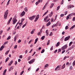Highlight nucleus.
Here are the masks:
<instances>
[{
    "label": "nucleus",
    "instance_id": "nucleus-1",
    "mask_svg": "<svg viewBox=\"0 0 75 75\" xmlns=\"http://www.w3.org/2000/svg\"><path fill=\"white\" fill-rule=\"evenodd\" d=\"M17 18V17L16 16H15L14 17V18L12 20V21H13V24H15L17 22V20L16 19V18Z\"/></svg>",
    "mask_w": 75,
    "mask_h": 75
},
{
    "label": "nucleus",
    "instance_id": "nucleus-2",
    "mask_svg": "<svg viewBox=\"0 0 75 75\" xmlns=\"http://www.w3.org/2000/svg\"><path fill=\"white\" fill-rule=\"evenodd\" d=\"M70 38H71V36H69L68 37H66L64 39L65 41H67L69 40Z\"/></svg>",
    "mask_w": 75,
    "mask_h": 75
},
{
    "label": "nucleus",
    "instance_id": "nucleus-3",
    "mask_svg": "<svg viewBox=\"0 0 75 75\" xmlns=\"http://www.w3.org/2000/svg\"><path fill=\"white\" fill-rule=\"evenodd\" d=\"M36 17V16H33L32 17H30L29 18V19L31 21H32L33 20H34V18H35Z\"/></svg>",
    "mask_w": 75,
    "mask_h": 75
},
{
    "label": "nucleus",
    "instance_id": "nucleus-4",
    "mask_svg": "<svg viewBox=\"0 0 75 75\" xmlns=\"http://www.w3.org/2000/svg\"><path fill=\"white\" fill-rule=\"evenodd\" d=\"M35 61V59H33L31 60L30 61L28 62V63L30 64H32L33 63V62H34V61Z\"/></svg>",
    "mask_w": 75,
    "mask_h": 75
},
{
    "label": "nucleus",
    "instance_id": "nucleus-5",
    "mask_svg": "<svg viewBox=\"0 0 75 75\" xmlns=\"http://www.w3.org/2000/svg\"><path fill=\"white\" fill-rule=\"evenodd\" d=\"M13 63V60H11L9 64H8V66H10Z\"/></svg>",
    "mask_w": 75,
    "mask_h": 75
},
{
    "label": "nucleus",
    "instance_id": "nucleus-6",
    "mask_svg": "<svg viewBox=\"0 0 75 75\" xmlns=\"http://www.w3.org/2000/svg\"><path fill=\"white\" fill-rule=\"evenodd\" d=\"M12 18L11 17L10 18V19L8 20V22L7 23V24L8 25L9 24H10V21H11V20H12Z\"/></svg>",
    "mask_w": 75,
    "mask_h": 75
},
{
    "label": "nucleus",
    "instance_id": "nucleus-7",
    "mask_svg": "<svg viewBox=\"0 0 75 75\" xmlns=\"http://www.w3.org/2000/svg\"><path fill=\"white\" fill-rule=\"evenodd\" d=\"M8 15L4 14V19H7V17Z\"/></svg>",
    "mask_w": 75,
    "mask_h": 75
},
{
    "label": "nucleus",
    "instance_id": "nucleus-8",
    "mask_svg": "<svg viewBox=\"0 0 75 75\" xmlns=\"http://www.w3.org/2000/svg\"><path fill=\"white\" fill-rule=\"evenodd\" d=\"M8 10H7L4 13V14H6V15H8Z\"/></svg>",
    "mask_w": 75,
    "mask_h": 75
},
{
    "label": "nucleus",
    "instance_id": "nucleus-9",
    "mask_svg": "<svg viewBox=\"0 0 75 75\" xmlns=\"http://www.w3.org/2000/svg\"><path fill=\"white\" fill-rule=\"evenodd\" d=\"M65 67V64H64L62 67V68H61L62 69H64Z\"/></svg>",
    "mask_w": 75,
    "mask_h": 75
},
{
    "label": "nucleus",
    "instance_id": "nucleus-10",
    "mask_svg": "<svg viewBox=\"0 0 75 75\" xmlns=\"http://www.w3.org/2000/svg\"><path fill=\"white\" fill-rule=\"evenodd\" d=\"M47 18H48V16H46V17H45L44 18V21L45 22H46V20H47Z\"/></svg>",
    "mask_w": 75,
    "mask_h": 75
},
{
    "label": "nucleus",
    "instance_id": "nucleus-11",
    "mask_svg": "<svg viewBox=\"0 0 75 75\" xmlns=\"http://www.w3.org/2000/svg\"><path fill=\"white\" fill-rule=\"evenodd\" d=\"M25 14V12L24 11H23L21 13V15L22 17H23V16H24Z\"/></svg>",
    "mask_w": 75,
    "mask_h": 75
},
{
    "label": "nucleus",
    "instance_id": "nucleus-12",
    "mask_svg": "<svg viewBox=\"0 0 75 75\" xmlns=\"http://www.w3.org/2000/svg\"><path fill=\"white\" fill-rule=\"evenodd\" d=\"M47 4H47V3H46L45 6L43 7L42 10H44V9L45 8V7H46V6H47Z\"/></svg>",
    "mask_w": 75,
    "mask_h": 75
},
{
    "label": "nucleus",
    "instance_id": "nucleus-13",
    "mask_svg": "<svg viewBox=\"0 0 75 75\" xmlns=\"http://www.w3.org/2000/svg\"><path fill=\"white\" fill-rule=\"evenodd\" d=\"M8 43V42H5V43L4 44L3 46L1 47H4V45H5L6 44H7Z\"/></svg>",
    "mask_w": 75,
    "mask_h": 75
},
{
    "label": "nucleus",
    "instance_id": "nucleus-14",
    "mask_svg": "<svg viewBox=\"0 0 75 75\" xmlns=\"http://www.w3.org/2000/svg\"><path fill=\"white\" fill-rule=\"evenodd\" d=\"M7 71V69H5V70H4V71L3 72V75H5V74H6V72Z\"/></svg>",
    "mask_w": 75,
    "mask_h": 75
},
{
    "label": "nucleus",
    "instance_id": "nucleus-15",
    "mask_svg": "<svg viewBox=\"0 0 75 75\" xmlns=\"http://www.w3.org/2000/svg\"><path fill=\"white\" fill-rule=\"evenodd\" d=\"M13 69L14 68H13V67H11L9 68V71H11V70H13Z\"/></svg>",
    "mask_w": 75,
    "mask_h": 75
},
{
    "label": "nucleus",
    "instance_id": "nucleus-16",
    "mask_svg": "<svg viewBox=\"0 0 75 75\" xmlns=\"http://www.w3.org/2000/svg\"><path fill=\"white\" fill-rule=\"evenodd\" d=\"M51 24V22L49 21L46 24L47 26H49Z\"/></svg>",
    "mask_w": 75,
    "mask_h": 75
},
{
    "label": "nucleus",
    "instance_id": "nucleus-17",
    "mask_svg": "<svg viewBox=\"0 0 75 75\" xmlns=\"http://www.w3.org/2000/svg\"><path fill=\"white\" fill-rule=\"evenodd\" d=\"M35 31V29H33L32 31H31L30 32V33L31 34H34V32Z\"/></svg>",
    "mask_w": 75,
    "mask_h": 75
},
{
    "label": "nucleus",
    "instance_id": "nucleus-18",
    "mask_svg": "<svg viewBox=\"0 0 75 75\" xmlns=\"http://www.w3.org/2000/svg\"><path fill=\"white\" fill-rule=\"evenodd\" d=\"M40 3V0H38V1H37L36 3V5L37 6V5H38V4Z\"/></svg>",
    "mask_w": 75,
    "mask_h": 75
},
{
    "label": "nucleus",
    "instance_id": "nucleus-19",
    "mask_svg": "<svg viewBox=\"0 0 75 75\" xmlns=\"http://www.w3.org/2000/svg\"><path fill=\"white\" fill-rule=\"evenodd\" d=\"M60 44V42H58L57 44L56 45V47H58L59 45Z\"/></svg>",
    "mask_w": 75,
    "mask_h": 75
},
{
    "label": "nucleus",
    "instance_id": "nucleus-20",
    "mask_svg": "<svg viewBox=\"0 0 75 75\" xmlns=\"http://www.w3.org/2000/svg\"><path fill=\"white\" fill-rule=\"evenodd\" d=\"M52 14H53V12L52 11L51 13L49 14V16L50 17H51L52 16Z\"/></svg>",
    "mask_w": 75,
    "mask_h": 75
},
{
    "label": "nucleus",
    "instance_id": "nucleus-21",
    "mask_svg": "<svg viewBox=\"0 0 75 75\" xmlns=\"http://www.w3.org/2000/svg\"><path fill=\"white\" fill-rule=\"evenodd\" d=\"M67 8L68 9H69V8L70 9H71V5H69L67 7Z\"/></svg>",
    "mask_w": 75,
    "mask_h": 75
},
{
    "label": "nucleus",
    "instance_id": "nucleus-22",
    "mask_svg": "<svg viewBox=\"0 0 75 75\" xmlns=\"http://www.w3.org/2000/svg\"><path fill=\"white\" fill-rule=\"evenodd\" d=\"M48 12V10H47V11L45 12V13L43 15L42 17H44L45 15L47 14Z\"/></svg>",
    "mask_w": 75,
    "mask_h": 75
},
{
    "label": "nucleus",
    "instance_id": "nucleus-23",
    "mask_svg": "<svg viewBox=\"0 0 75 75\" xmlns=\"http://www.w3.org/2000/svg\"><path fill=\"white\" fill-rule=\"evenodd\" d=\"M9 52H10V50H9L8 51H6V52L5 53V55H7Z\"/></svg>",
    "mask_w": 75,
    "mask_h": 75
},
{
    "label": "nucleus",
    "instance_id": "nucleus-24",
    "mask_svg": "<svg viewBox=\"0 0 75 75\" xmlns=\"http://www.w3.org/2000/svg\"><path fill=\"white\" fill-rule=\"evenodd\" d=\"M58 68H59V65H58L55 68V71H56V70H57L58 69Z\"/></svg>",
    "mask_w": 75,
    "mask_h": 75
},
{
    "label": "nucleus",
    "instance_id": "nucleus-25",
    "mask_svg": "<svg viewBox=\"0 0 75 75\" xmlns=\"http://www.w3.org/2000/svg\"><path fill=\"white\" fill-rule=\"evenodd\" d=\"M38 41V38H37L35 40V44L37 43V42Z\"/></svg>",
    "mask_w": 75,
    "mask_h": 75
},
{
    "label": "nucleus",
    "instance_id": "nucleus-26",
    "mask_svg": "<svg viewBox=\"0 0 75 75\" xmlns=\"http://www.w3.org/2000/svg\"><path fill=\"white\" fill-rule=\"evenodd\" d=\"M73 43V42L72 41L70 42L69 44V47H70L71 45V44H72Z\"/></svg>",
    "mask_w": 75,
    "mask_h": 75
},
{
    "label": "nucleus",
    "instance_id": "nucleus-27",
    "mask_svg": "<svg viewBox=\"0 0 75 75\" xmlns=\"http://www.w3.org/2000/svg\"><path fill=\"white\" fill-rule=\"evenodd\" d=\"M45 38V36H43L41 38V39H42V40H44Z\"/></svg>",
    "mask_w": 75,
    "mask_h": 75
},
{
    "label": "nucleus",
    "instance_id": "nucleus-28",
    "mask_svg": "<svg viewBox=\"0 0 75 75\" xmlns=\"http://www.w3.org/2000/svg\"><path fill=\"white\" fill-rule=\"evenodd\" d=\"M54 4H52L51 6H50V8H52V7H53V6H54Z\"/></svg>",
    "mask_w": 75,
    "mask_h": 75
},
{
    "label": "nucleus",
    "instance_id": "nucleus-29",
    "mask_svg": "<svg viewBox=\"0 0 75 75\" xmlns=\"http://www.w3.org/2000/svg\"><path fill=\"white\" fill-rule=\"evenodd\" d=\"M9 59V57H7L6 60L5 62H7L8 61Z\"/></svg>",
    "mask_w": 75,
    "mask_h": 75
},
{
    "label": "nucleus",
    "instance_id": "nucleus-30",
    "mask_svg": "<svg viewBox=\"0 0 75 75\" xmlns=\"http://www.w3.org/2000/svg\"><path fill=\"white\" fill-rule=\"evenodd\" d=\"M66 48H67V47H62L61 48L62 50H65V49H66Z\"/></svg>",
    "mask_w": 75,
    "mask_h": 75
},
{
    "label": "nucleus",
    "instance_id": "nucleus-31",
    "mask_svg": "<svg viewBox=\"0 0 75 75\" xmlns=\"http://www.w3.org/2000/svg\"><path fill=\"white\" fill-rule=\"evenodd\" d=\"M75 27V25H74L73 26L71 27V28H70V30H71V29H72V28H74Z\"/></svg>",
    "mask_w": 75,
    "mask_h": 75
},
{
    "label": "nucleus",
    "instance_id": "nucleus-32",
    "mask_svg": "<svg viewBox=\"0 0 75 75\" xmlns=\"http://www.w3.org/2000/svg\"><path fill=\"white\" fill-rule=\"evenodd\" d=\"M50 40H49L48 41H47V45H49V44H50Z\"/></svg>",
    "mask_w": 75,
    "mask_h": 75
},
{
    "label": "nucleus",
    "instance_id": "nucleus-33",
    "mask_svg": "<svg viewBox=\"0 0 75 75\" xmlns=\"http://www.w3.org/2000/svg\"><path fill=\"white\" fill-rule=\"evenodd\" d=\"M49 65L48 64H46L45 65V67L46 68V67H48Z\"/></svg>",
    "mask_w": 75,
    "mask_h": 75
},
{
    "label": "nucleus",
    "instance_id": "nucleus-34",
    "mask_svg": "<svg viewBox=\"0 0 75 75\" xmlns=\"http://www.w3.org/2000/svg\"><path fill=\"white\" fill-rule=\"evenodd\" d=\"M27 9H27V8L25 7V11H26V12L28 11V10Z\"/></svg>",
    "mask_w": 75,
    "mask_h": 75
},
{
    "label": "nucleus",
    "instance_id": "nucleus-35",
    "mask_svg": "<svg viewBox=\"0 0 75 75\" xmlns=\"http://www.w3.org/2000/svg\"><path fill=\"white\" fill-rule=\"evenodd\" d=\"M45 51V50H44V49H43L42 50V51L41 52V53H43V52H44Z\"/></svg>",
    "mask_w": 75,
    "mask_h": 75
},
{
    "label": "nucleus",
    "instance_id": "nucleus-36",
    "mask_svg": "<svg viewBox=\"0 0 75 75\" xmlns=\"http://www.w3.org/2000/svg\"><path fill=\"white\" fill-rule=\"evenodd\" d=\"M16 40H17V37H16V36H15L14 38V41H16Z\"/></svg>",
    "mask_w": 75,
    "mask_h": 75
},
{
    "label": "nucleus",
    "instance_id": "nucleus-37",
    "mask_svg": "<svg viewBox=\"0 0 75 75\" xmlns=\"http://www.w3.org/2000/svg\"><path fill=\"white\" fill-rule=\"evenodd\" d=\"M41 33H42V32H40V31L38 33V35H40V34H41Z\"/></svg>",
    "mask_w": 75,
    "mask_h": 75
},
{
    "label": "nucleus",
    "instance_id": "nucleus-38",
    "mask_svg": "<svg viewBox=\"0 0 75 75\" xmlns=\"http://www.w3.org/2000/svg\"><path fill=\"white\" fill-rule=\"evenodd\" d=\"M58 24L57 23L56 24L54 25V27H57V26H58Z\"/></svg>",
    "mask_w": 75,
    "mask_h": 75
},
{
    "label": "nucleus",
    "instance_id": "nucleus-39",
    "mask_svg": "<svg viewBox=\"0 0 75 75\" xmlns=\"http://www.w3.org/2000/svg\"><path fill=\"white\" fill-rule=\"evenodd\" d=\"M64 4V0H62L61 2V4Z\"/></svg>",
    "mask_w": 75,
    "mask_h": 75
},
{
    "label": "nucleus",
    "instance_id": "nucleus-40",
    "mask_svg": "<svg viewBox=\"0 0 75 75\" xmlns=\"http://www.w3.org/2000/svg\"><path fill=\"white\" fill-rule=\"evenodd\" d=\"M11 38V36H9L8 38H7V40H8L9 39H10V38Z\"/></svg>",
    "mask_w": 75,
    "mask_h": 75
},
{
    "label": "nucleus",
    "instance_id": "nucleus-41",
    "mask_svg": "<svg viewBox=\"0 0 75 75\" xmlns=\"http://www.w3.org/2000/svg\"><path fill=\"white\" fill-rule=\"evenodd\" d=\"M31 58V56L29 57L28 59V60L29 61V60H30V59Z\"/></svg>",
    "mask_w": 75,
    "mask_h": 75
},
{
    "label": "nucleus",
    "instance_id": "nucleus-42",
    "mask_svg": "<svg viewBox=\"0 0 75 75\" xmlns=\"http://www.w3.org/2000/svg\"><path fill=\"white\" fill-rule=\"evenodd\" d=\"M57 51H58V50H55L54 51V54H55V53H57Z\"/></svg>",
    "mask_w": 75,
    "mask_h": 75
},
{
    "label": "nucleus",
    "instance_id": "nucleus-43",
    "mask_svg": "<svg viewBox=\"0 0 75 75\" xmlns=\"http://www.w3.org/2000/svg\"><path fill=\"white\" fill-rule=\"evenodd\" d=\"M3 48H4V47H1L0 48V51H2Z\"/></svg>",
    "mask_w": 75,
    "mask_h": 75
},
{
    "label": "nucleus",
    "instance_id": "nucleus-44",
    "mask_svg": "<svg viewBox=\"0 0 75 75\" xmlns=\"http://www.w3.org/2000/svg\"><path fill=\"white\" fill-rule=\"evenodd\" d=\"M43 28H44V26H43L42 28L40 29V31L41 32H42V29H43Z\"/></svg>",
    "mask_w": 75,
    "mask_h": 75
},
{
    "label": "nucleus",
    "instance_id": "nucleus-45",
    "mask_svg": "<svg viewBox=\"0 0 75 75\" xmlns=\"http://www.w3.org/2000/svg\"><path fill=\"white\" fill-rule=\"evenodd\" d=\"M36 18L38 19V18H39V15H38Z\"/></svg>",
    "mask_w": 75,
    "mask_h": 75
},
{
    "label": "nucleus",
    "instance_id": "nucleus-46",
    "mask_svg": "<svg viewBox=\"0 0 75 75\" xmlns=\"http://www.w3.org/2000/svg\"><path fill=\"white\" fill-rule=\"evenodd\" d=\"M64 16V14H62L60 15V17H62Z\"/></svg>",
    "mask_w": 75,
    "mask_h": 75
},
{
    "label": "nucleus",
    "instance_id": "nucleus-47",
    "mask_svg": "<svg viewBox=\"0 0 75 75\" xmlns=\"http://www.w3.org/2000/svg\"><path fill=\"white\" fill-rule=\"evenodd\" d=\"M31 42H33V40H31L29 42L28 44H30Z\"/></svg>",
    "mask_w": 75,
    "mask_h": 75
},
{
    "label": "nucleus",
    "instance_id": "nucleus-48",
    "mask_svg": "<svg viewBox=\"0 0 75 75\" xmlns=\"http://www.w3.org/2000/svg\"><path fill=\"white\" fill-rule=\"evenodd\" d=\"M15 63H14V64L16 65L17 64V61H15Z\"/></svg>",
    "mask_w": 75,
    "mask_h": 75
},
{
    "label": "nucleus",
    "instance_id": "nucleus-49",
    "mask_svg": "<svg viewBox=\"0 0 75 75\" xmlns=\"http://www.w3.org/2000/svg\"><path fill=\"white\" fill-rule=\"evenodd\" d=\"M59 8H60V6H58L57 7V10L58 11L59 9Z\"/></svg>",
    "mask_w": 75,
    "mask_h": 75
},
{
    "label": "nucleus",
    "instance_id": "nucleus-50",
    "mask_svg": "<svg viewBox=\"0 0 75 75\" xmlns=\"http://www.w3.org/2000/svg\"><path fill=\"white\" fill-rule=\"evenodd\" d=\"M67 29H68V26H66L65 27V30H67Z\"/></svg>",
    "mask_w": 75,
    "mask_h": 75
},
{
    "label": "nucleus",
    "instance_id": "nucleus-51",
    "mask_svg": "<svg viewBox=\"0 0 75 75\" xmlns=\"http://www.w3.org/2000/svg\"><path fill=\"white\" fill-rule=\"evenodd\" d=\"M71 47H70L69 48L68 50H67V51H69V50H71L72 49Z\"/></svg>",
    "mask_w": 75,
    "mask_h": 75
},
{
    "label": "nucleus",
    "instance_id": "nucleus-52",
    "mask_svg": "<svg viewBox=\"0 0 75 75\" xmlns=\"http://www.w3.org/2000/svg\"><path fill=\"white\" fill-rule=\"evenodd\" d=\"M23 73H24V71H23L22 72H21L20 75H23Z\"/></svg>",
    "mask_w": 75,
    "mask_h": 75
},
{
    "label": "nucleus",
    "instance_id": "nucleus-53",
    "mask_svg": "<svg viewBox=\"0 0 75 75\" xmlns=\"http://www.w3.org/2000/svg\"><path fill=\"white\" fill-rule=\"evenodd\" d=\"M69 16L68 15V16L67 17V20H68V19H69Z\"/></svg>",
    "mask_w": 75,
    "mask_h": 75
},
{
    "label": "nucleus",
    "instance_id": "nucleus-54",
    "mask_svg": "<svg viewBox=\"0 0 75 75\" xmlns=\"http://www.w3.org/2000/svg\"><path fill=\"white\" fill-rule=\"evenodd\" d=\"M70 69H73V67H72V66H71L70 67Z\"/></svg>",
    "mask_w": 75,
    "mask_h": 75
},
{
    "label": "nucleus",
    "instance_id": "nucleus-55",
    "mask_svg": "<svg viewBox=\"0 0 75 75\" xmlns=\"http://www.w3.org/2000/svg\"><path fill=\"white\" fill-rule=\"evenodd\" d=\"M21 42V40H19L18 41V43H20V42Z\"/></svg>",
    "mask_w": 75,
    "mask_h": 75
},
{
    "label": "nucleus",
    "instance_id": "nucleus-56",
    "mask_svg": "<svg viewBox=\"0 0 75 75\" xmlns=\"http://www.w3.org/2000/svg\"><path fill=\"white\" fill-rule=\"evenodd\" d=\"M50 18H49V19H48L47 21H46V23H47V22H48V21H50Z\"/></svg>",
    "mask_w": 75,
    "mask_h": 75
},
{
    "label": "nucleus",
    "instance_id": "nucleus-57",
    "mask_svg": "<svg viewBox=\"0 0 75 75\" xmlns=\"http://www.w3.org/2000/svg\"><path fill=\"white\" fill-rule=\"evenodd\" d=\"M39 69H40L39 68H38L37 69V70H36V72H38V71H39Z\"/></svg>",
    "mask_w": 75,
    "mask_h": 75
},
{
    "label": "nucleus",
    "instance_id": "nucleus-58",
    "mask_svg": "<svg viewBox=\"0 0 75 75\" xmlns=\"http://www.w3.org/2000/svg\"><path fill=\"white\" fill-rule=\"evenodd\" d=\"M58 52H61V49H59L58 50Z\"/></svg>",
    "mask_w": 75,
    "mask_h": 75
},
{
    "label": "nucleus",
    "instance_id": "nucleus-59",
    "mask_svg": "<svg viewBox=\"0 0 75 75\" xmlns=\"http://www.w3.org/2000/svg\"><path fill=\"white\" fill-rule=\"evenodd\" d=\"M19 58H23V56H22V55H21L19 56Z\"/></svg>",
    "mask_w": 75,
    "mask_h": 75
},
{
    "label": "nucleus",
    "instance_id": "nucleus-60",
    "mask_svg": "<svg viewBox=\"0 0 75 75\" xmlns=\"http://www.w3.org/2000/svg\"><path fill=\"white\" fill-rule=\"evenodd\" d=\"M38 19H37V18H36L35 20V22H36L37 20H38Z\"/></svg>",
    "mask_w": 75,
    "mask_h": 75
},
{
    "label": "nucleus",
    "instance_id": "nucleus-61",
    "mask_svg": "<svg viewBox=\"0 0 75 75\" xmlns=\"http://www.w3.org/2000/svg\"><path fill=\"white\" fill-rule=\"evenodd\" d=\"M63 47H68V46H67V45H65Z\"/></svg>",
    "mask_w": 75,
    "mask_h": 75
},
{
    "label": "nucleus",
    "instance_id": "nucleus-62",
    "mask_svg": "<svg viewBox=\"0 0 75 75\" xmlns=\"http://www.w3.org/2000/svg\"><path fill=\"white\" fill-rule=\"evenodd\" d=\"M25 26H26V24L22 26V28H24Z\"/></svg>",
    "mask_w": 75,
    "mask_h": 75
},
{
    "label": "nucleus",
    "instance_id": "nucleus-63",
    "mask_svg": "<svg viewBox=\"0 0 75 75\" xmlns=\"http://www.w3.org/2000/svg\"><path fill=\"white\" fill-rule=\"evenodd\" d=\"M73 15L72 14V13H71L70 14H69V16H70V17H71V16H72Z\"/></svg>",
    "mask_w": 75,
    "mask_h": 75
},
{
    "label": "nucleus",
    "instance_id": "nucleus-64",
    "mask_svg": "<svg viewBox=\"0 0 75 75\" xmlns=\"http://www.w3.org/2000/svg\"><path fill=\"white\" fill-rule=\"evenodd\" d=\"M75 21V17H74L73 18V21Z\"/></svg>",
    "mask_w": 75,
    "mask_h": 75
}]
</instances>
